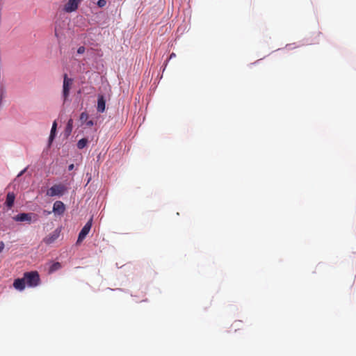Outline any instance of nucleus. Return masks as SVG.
I'll list each match as a JSON object with an SVG mask.
<instances>
[{
	"mask_svg": "<svg viewBox=\"0 0 356 356\" xmlns=\"http://www.w3.org/2000/svg\"><path fill=\"white\" fill-rule=\"evenodd\" d=\"M88 118V114L86 112H83L80 115V120L81 121L86 122Z\"/></svg>",
	"mask_w": 356,
	"mask_h": 356,
	"instance_id": "dca6fc26",
	"label": "nucleus"
},
{
	"mask_svg": "<svg viewBox=\"0 0 356 356\" xmlns=\"http://www.w3.org/2000/svg\"><path fill=\"white\" fill-rule=\"evenodd\" d=\"M67 191V188L63 184H54L47 192V195L50 197L62 196Z\"/></svg>",
	"mask_w": 356,
	"mask_h": 356,
	"instance_id": "7ed1b4c3",
	"label": "nucleus"
},
{
	"mask_svg": "<svg viewBox=\"0 0 356 356\" xmlns=\"http://www.w3.org/2000/svg\"><path fill=\"white\" fill-rule=\"evenodd\" d=\"M106 4V0H99L97 1V6L100 8L105 6Z\"/></svg>",
	"mask_w": 356,
	"mask_h": 356,
	"instance_id": "f3484780",
	"label": "nucleus"
},
{
	"mask_svg": "<svg viewBox=\"0 0 356 356\" xmlns=\"http://www.w3.org/2000/svg\"><path fill=\"white\" fill-rule=\"evenodd\" d=\"M72 123L73 120L72 119H70L67 124L66 131H67L69 134L72 131Z\"/></svg>",
	"mask_w": 356,
	"mask_h": 356,
	"instance_id": "2eb2a0df",
	"label": "nucleus"
},
{
	"mask_svg": "<svg viewBox=\"0 0 356 356\" xmlns=\"http://www.w3.org/2000/svg\"><path fill=\"white\" fill-rule=\"evenodd\" d=\"M58 237V233L57 232H54L52 234L49 235L44 238V242L47 244H50L57 239Z\"/></svg>",
	"mask_w": 356,
	"mask_h": 356,
	"instance_id": "9b49d317",
	"label": "nucleus"
},
{
	"mask_svg": "<svg viewBox=\"0 0 356 356\" xmlns=\"http://www.w3.org/2000/svg\"><path fill=\"white\" fill-rule=\"evenodd\" d=\"M1 99H2V95L0 94V102L1 101Z\"/></svg>",
	"mask_w": 356,
	"mask_h": 356,
	"instance_id": "5701e85b",
	"label": "nucleus"
},
{
	"mask_svg": "<svg viewBox=\"0 0 356 356\" xmlns=\"http://www.w3.org/2000/svg\"><path fill=\"white\" fill-rule=\"evenodd\" d=\"M86 124L88 127H92L94 125V122L92 120H88L86 122Z\"/></svg>",
	"mask_w": 356,
	"mask_h": 356,
	"instance_id": "6ab92c4d",
	"label": "nucleus"
},
{
	"mask_svg": "<svg viewBox=\"0 0 356 356\" xmlns=\"http://www.w3.org/2000/svg\"><path fill=\"white\" fill-rule=\"evenodd\" d=\"M88 142V139L85 138L79 140L76 145L78 149H83L87 145Z\"/></svg>",
	"mask_w": 356,
	"mask_h": 356,
	"instance_id": "f8f14e48",
	"label": "nucleus"
},
{
	"mask_svg": "<svg viewBox=\"0 0 356 356\" xmlns=\"http://www.w3.org/2000/svg\"><path fill=\"white\" fill-rule=\"evenodd\" d=\"M65 204L61 201H56L53 206V211L58 214H63L65 212Z\"/></svg>",
	"mask_w": 356,
	"mask_h": 356,
	"instance_id": "6e6552de",
	"label": "nucleus"
},
{
	"mask_svg": "<svg viewBox=\"0 0 356 356\" xmlns=\"http://www.w3.org/2000/svg\"><path fill=\"white\" fill-rule=\"evenodd\" d=\"M13 218L17 222H28L30 223L31 221H37L38 216L34 213H21L15 216Z\"/></svg>",
	"mask_w": 356,
	"mask_h": 356,
	"instance_id": "20e7f679",
	"label": "nucleus"
},
{
	"mask_svg": "<svg viewBox=\"0 0 356 356\" xmlns=\"http://www.w3.org/2000/svg\"><path fill=\"white\" fill-rule=\"evenodd\" d=\"M92 225V218H90V219L86 222V224L83 226V227L81 229V232L79 234L78 239L76 243H79L82 242L86 237V236L88 234Z\"/></svg>",
	"mask_w": 356,
	"mask_h": 356,
	"instance_id": "39448f33",
	"label": "nucleus"
},
{
	"mask_svg": "<svg viewBox=\"0 0 356 356\" xmlns=\"http://www.w3.org/2000/svg\"><path fill=\"white\" fill-rule=\"evenodd\" d=\"M60 267H61V265H60V264L59 262H54L49 267V273H53V272L60 269Z\"/></svg>",
	"mask_w": 356,
	"mask_h": 356,
	"instance_id": "4468645a",
	"label": "nucleus"
},
{
	"mask_svg": "<svg viewBox=\"0 0 356 356\" xmlns=\"http://www.w3.org/2000/svg\"><path fill=\"white\" fill-rule=\"evenodd\" d=\"M74 164H70L69 166H68V170H72L74 169Z\"/></svg>",
	"mask_w": 356,
	"mask_h": 356,
	"instance_id": "412c9836",
	"label": "nucleus"
},
{
	"mask_svg": "<svg viewBox=\"0 0 356 356\" xmlns=\"http://www.w3.org/2000/svg\"><path fill=\"white\" fill-rule=\"evenodd\" d=\"M15 200V195L14 194V193H8L6 196V202H5L6 205L9 209H10L14 204Z\"/></svg>",
	"mask_w": 356,
	"mask_h": 356,
	"instance_id": "1a4fd4ad",
	"label": "nucleus"
},
{
	"mask_svg": "<svg viewBox=\"0 0 356 356\" xmlns=\"http://www.w3.org/2000/svg\"><path fill=\"white\" fill-rule=\"evenodd\" d=\"M56 127H57V123L56 121H54L52 124V127H51V133H50V136H49V141L50 142L52 141L55 137Z\"/></svg>",
	"mask_w": 356,
	"mask_h": 356,
	"instance_id": "ddd939ff",
	"label": "nucleus"
},
{
	"mask_svg": "<svg viewBox=\"0 0 356 356\" xmlns=\"http://www.w3.org/2000/svg\"><path fill=\"white\" fill-rule=\"evenodd\" d=\"M176 56V54L175 53H172L170 56V58H172Z\"/></svg>",
	"mask_w": 356,
	"mask_h": 356,
	"instance_id": "4be33fe9",
	"label": "nucleus"
},
{
	"mask_svg": "<svg viewBox=\"0 0 356 356\" xmlns=\"http://www.w3.org/2000/svg\"><path fill=\"white\" fill-rule=\"evenodd\" d=\"M81 0H69L65 5L64 10L67 13H72L75 11Z\"/></svg>",
	"mask_w": 356,
	"mask_h": 356,
	"instance_id": "423d86ee",
	"label": "nucleus"
},
{
	"mask_svg": "<svg viewBox=\"0 0 356 356\" xmlns=\"http://www.w3.org/2000/svg\"><path fill=\"white\" fill-rule=\"evenodd\" d=\"M105 100L103 96H100L97 100V111L99 113H103L105 110Z\"/></svg>",
	"mask_w": 356,
	"mask_h": 356,
	"instance_id": "9d476101",
	"label": "nucleus"
},
{
	"mask_svg": "<svg viewBox=\"0 0 356 356\" xmlns=\"http://www.w3.org/2000/svg\"><path fill=\"white\" fill-rule=\"evenodd\" d=\"M74 83V80L72 78L68 77L67 74H65L63 75V102H65L66 100H67L70 93V89L72 87V85Z\"/></svg>",
	"mask_w": 356,
	"mask_h": 356,
	"instance_id": "f03ea898",
	"label": "nucleus"
},
{
	"mask_svg": "<svg viewBox=\"0 0 356 356\" xmlns=\"http://www.w3.org/2000/svg\"><path fill=\"white\" fill-rule=\"evenodd\" d=\"M26 284L29 287H35L39 285L40 279L37 271L26 272L24 274Z\"/></svg>",
	"mask_w": 356,
	"mask_h": 356,
	"instance_id": "f257e3e1",
	"label": "nucleus"
},
{
	"mask_svg": "<svg viewBox=\"0 0 356 356\" xmlns=\"http://www.w3.org/2000/svg\"><path fill=\"white\" fill-rule=\"evenodd\" d=\"M86 51V48L83 46L79 47L77 49V54H83Z\"/></svg>",
	"mask_w": 356,
	"mask_h": 356,
	"instance_id": "a211bd4d",
	"label": "nucleus"
},
{
	"mask_svg": "<svg viewBox=\"0 0 356 356\" xmlns=\"http://www.w3.org/2000/svg\"><path fill=\"white\" fill-rule=\"evenodd\" d=\"M13 286L18 291H23L26 286V282L24 277L22 278H17L14 280Z\"/></svg>",
	"mask_w": 356,
	"mask_h": 356,
	"instance_id": "0eeeda50",
	"label": "nucleus"
},
{
	"mask_svg": "<svg viewBox=\"0 0 356 356\" xmlns=\"http://www.w3.org/2000/svg\"><path fill=\"white\" fill-rule=\"evenodd\" d=\"M4 248V243L3 241H0V252L3 251Z\"/></svg>",
	"mask_w": 356,
	"mask_h": 356,
	"instance_id": "aec40b11",
	"label": "nucleus"
}]
</instances>
